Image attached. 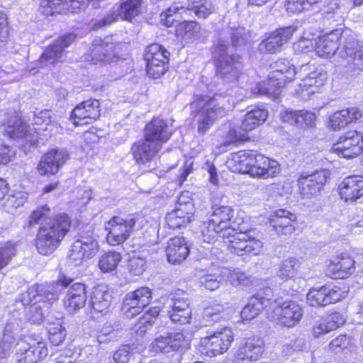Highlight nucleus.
<instances>
[{"instance_id":"1","label":"nucleus","mask_w":363,"mask_h":363,"mask_svg":"<svg viewBox=\"0 0 363 363\" xmlns=\"http://www.w3.org/2000/svg\"><path fill=\"white\" fill-rule=\"evenodd\" d=\"M72 281V279L63 277L56 282L30 286L19 296L13 316L19 321L40 324L44 317L40 303H50L58 299L63 287L67 286Z\"/></svg>"},{"instance_id":"2","label":"nucleus","mask_w":363,"mask_h":363,"mask_svg":"<svg viewBox=\"0 0 363 363\" xmlns=\"http://www.w3.org/2000/svg\"><path fill=\"white\" fill-rule=\"evenodd\" d=\"M211 218L223 233H230L233 239L230 240L228 250L231 253L242 256L246 253L257 255L261 252L263 242L260 239L252 235V230L242 231L240 225L243 223L242 218L235 216L233 209L228 206H218L213 205Z\"/></svg>"},{"instance_id":"3","label":"nucleus","mask_w":363,"mask_h":363,"mask_svg":"<svg viewBox=\"0 0 363 363\" xmlns=\"http://www.w3.org/2000/svg\"><path fill=\"white\" fill-rule=\"evenodd\" d=\"M50 122L48 110L33 113L32 127L24 123L18 113H13L4 124V132L8 137L16 140L24 152L30 151L38 143V131L46 130Z\"/></svg>"},{"instance_id":"4","label":"nucleus","mask_w":363,"mask_h":363,"mask_svg":"<svg viewBox=\"0 0 363 363\" xmlns=\"http://www.w3.org/2000/svg\"><path fill=\"white\" fill-rule=\"evenodd\" d=\"M70 218L64 213H59L39 228L35 238L38 252L43 255L52 254L69 232Z\"/></svg>"},{"instance_id":"5","label":"nucleus","mask_w":363,"mask_h":363,"mask_svg":"<svg viewBox=\"0 0 363 363\" xmlns=\"http://www.w3.org/2000/svg\"><path fill=\"white\" fill-rule=\"evenodd\" d=\"M213 57L216 62V74L225 83L238 80L242 68L241 57L230 51L228 43L219 39L215 44Z\"/></svg>"},{"instance_id":"6","label":"nucleus","mask_w":363,"mask_h":363,"mask_svg":"<svg viewBox=\"0 0 363 363\" xmlns=\"http://www.w3.org/2000/svg\"><path fill=\"white\" fill-rule=\"evenodd\" d=\"M194 106L199 108L194 116L199 133L205 134L219 118L226 114L225 98L219 94L203 96Z\"/></svg>"},{"instance_id":"7","label":"nucleus","mask_w":363,"mask_h":363,"mask_svg":"<svg viewBox=\"0 0 363 363\" xmlns=\"http://www.w3.org/2000/svg\"><path fill=\"white\" fill-rule=\"evenodd\" d=\"M143 221L144 217L138 213L112 217L105 225L108 243L113 246L123 243L133 231L143 227Z\"/></svg>"},{"instance_id":"8","label":"nucleus","mask_w":363,"mask_h":363,"mask_svg":"<svg viewBox=\"0 0 363 363\" xmlns=\"http://www.w3.org/2000/svg\"><path fill=\"white\" fill-rule=\"evenodd\" d=\"M272 71L269 75L267 82L259 84L258 93L262 94H277V91L283 87L287 82L294 79L296 68L289 61L279 60L272 65Z\"/></svg>"},{"instance_id":"9","label":"nucleus","mask_w":363,"mask_h":363,"mask_svg":"<svg viewBox=\"0 0 363 363\" xmlns=\"http://www.w3.org/2000/svg\"><path fill=\"white\" fill-rule=\"evenodd\" d=\"M341 45L339 44L336 52V60L344 65H353L359 69H363V45L357 42L353 35L343 33Z\"/></svg>"},{"instance_id":"10","label":"nucleus","mask_w":363,"mask_h":363,"mask_svg":"<svg viewBox=\"0 0 363 363\" xmlns=\"http://www.w3.org/2000/svg\"><path fill=\"white\" fill-rule=\"evenodd\" d=\"M143 4V0H121L119 6L113 8L112 13L94 23V28L108 26L118 18L130 21L142 13Z\"/></svg>"},{"instance_id":"11","label":"nucleus","mask_w":363,"mask_h":363,"mask_svg":"<svg viewBox=\"0 0 363 363\" xmlns=\"http://www.w3.org/2000/svg\"><path fill=\"white\" fill-rule=\"evenodd\" d=\"M189 346L184 335L179 332H165L157 336L150 345L151 353H169Z\"/></svg>"},{"instance_id":"12","label":"nucleus","mask_w":363,"mask_h":363,"mask_svg":"<svg viewBox=\"0 0 363 363\" xmlns=\"http://www.w3.org/2000/svg\"><path fill=\"white\" fill-rule=\"evenodd\" d=\"M191 301L185 296L174 294L166 302L167 313L174 323L184 325L189 323L192 317Z\"/></svg>"},{"instance_id":"13","label":"nucleus","mask_w":363,"mask_h":363,"mask_svg":"<svg viewBox=\"0 0 363 363\" xmlns=\"http://www.w3.org/2000/svg\"><path fill=\"white\" fill-rule=\"evenodd\" d=\"M332 150L342 157H355L363 151V135L357 131L347 132L333 145Z\"/></svg>"},{"instance_id":"14","label":"nucleus","mask_w":363,"mask_h":363,"mask_svg":"<svg viewBox=\"0 0 363 363\" xmlns=\"http://www.w3.org/2000/svg\"><path fill=\"white\" fill-rule=\"evenodd\" d=\"M233 341V333L229 328L202 337L201 344L209 356H217L226 352Z\"/></svg>"},{"instance_id":"15","label":"nucleus","mask_w":363,"mask_h":363,"mask_svg":"<svg viewBox=\"0 0 363 363\" xmlns=\"http://www.w3.org/2000/svg\"><path fill=\"white\" fill-rule=\"evenodd\" d=\"M330 173L326 169H320L311 174L301 175L298 179L299 192L303 199H311L320 192L327 180Z\"/></svg>"},{"instance_id":"16","label":"nucleus","mask_w":363,"mask_h":363,"mask_svg":"<svg viewBox=\"0 0 363 363\" xmlns=\"http://www.w3.org/2000/svg\"><path fill=\"white\" fill-rule=\"evenodd\" d=\"M152 290L142 286L128 293L123 299V310L128 317H134L140 313L150 303Z\"/></svg>"},{"instance_id":"17","label":"nucleus","mask_w":363,"mask_h":363,"mask_svg":"<svg viewBox=\"0 0 363 363\" xmlns=\"http://www.w3.org/2000/svg\"><path fill=\"white\" fill-rule=\"evenodd\" d=\"M296 27H284L270 33L259 45L258 50L262 54H274L279 52L296 31Z\"/></svg>"},{"instance_id":"18","label":"nucleus","mask_w":363,"mask_h":363,"mask_svg":"<svg viewBox=\"0 0 363 363\" xmlns=\"http://www.w3.org/2000/svg\"><path fill=\"white\" fill-rule=\"evenodd\" d=\"M16 346L15 357L19 363H35L45 358L48 354L45 343L43 342L31 345L22 340L18 342Z\"/></svg>"},{"instance_id":"19","label":"nucleus","mask_w":363,"mask_h":363,"mask_svg":"<svg viewBox=\"0 0 363 363\" xmlns=\"http://www.w3.org/2000/svg\"><path fill=\"white\" fill-rule=\"evenodd\" d=\"M121 44L111 42L110 38L96 40L91 57L94 64H106L117 59L120 55Z\"/></svg>"},{"instance_id":"20","label":"nucleus","mask_w":363,"mask_h":363,"mask_svg":"<svg viewBox=\"0 0 363 363\" xmlns=\"http://www.w3.org/2000/svg\"><path fill=\"white\" fill-rule=\"evenodd\" d=\"M275 321L286 327H294L301 320L303 311L300 306L293 301H286L273 311Z\"/></svg>"},{"instance_id":"21","label":"nucleus","mask_w":363,"mask_h":363,"mask_svg":"<svg viewBox=\"0 0 363 363\" xmlns=\"http://www.w3.org/2000/svg\"><path fill=\"white\" fill-rule=\"evenodd\" d=\"M100 103L96 99H89L78 104L72 111L71 118L74 124H89L100 116Z\"/></svg>"},{"instance_id":"22","label":"nucleus","mask_w":363,"mask_h":363,"mask_svg":"<svg viewBox=\"0 0 363 363\" xmlns=\"http://www.w3.org/2000/svg\"><path fill=\"white\" fill-rule=\"evenodd\" d=\"M68 159V153L65 150L53 149L44 155L38 165L40 175H54L63 166Z\"/></svg>"},{"instance_id":"23","label":"nucleus","mask_w":363,"mask_h":363,"mask_svg":"<svg viewBox=\"0 0 363 363\" xmlns=\"http://www.w3.org/2000/svg\"><path fill=\"white\" fill-rule=\"evenodd\" d=\"M342 298L340 287L330 288L323 286L319 289H311L307 294V302L313 307L325 306L339 301Z\"/></svg>"},{"instance_id":"24","label":"nucleus","mask_w":363,"mask_h":363,"mask_svg":"<svg viewBox=\"0 0 363 363\" xmlns=\"http://www.w3.org/2000/svg\"><path fill=\"white\" fill-rule=\"evenodd\" d=\"M76 36L69 33L62 36L53 44L48 46L43 52L39 60L42 66L62 62L64 60V50L67 48L74 40Z\"/></svg>"},{"instance_id":"25","label":"nucleus","mask_w":363,"mask_h":363,"mask_svg":"<svg viewBox=\"0 0 363 363\" xmlns=\"http://www.w3.org/2000/svg\"><path fill=\"white\" fill-rule=\"evenodd\" d=\"M172 135V130L168 123L161 118H153L145 128L144 137L152 143H157L162 148Z\"/></svg>"},{"instance_id":"26","label":"nucleus","mask_w":363,"mask_h":363,"mask_svg":"<svg viewBox=\"0 0 363 363\" xmlns=\"http://www.w3.org/2000/svg\"><path fill=\"white\" fill-rule=\"evenodd\" d=\"M280 172L279 164L261 154L255 153L249 174L253 177H275Z\"/></svg>"},{"instance_id":"27","label":"nucleus","mask_w":363,"mask_h":363,"mask_svg":"<svg viewBox=\"0 0 363 363\" xmlns=\"http://www.w3.org/2000/svg\"><path fill=\"white\" fill-rule=\"evenodd\" d=\"M296 216L285 209L273 212L269 218L270 225L278 235H291L296 228Z\"/></svg>"},{"instance_id":"28","label":"nucleus","mask_w":363,"mask_h":363,"mask_svg":"<svg viewBox=\"0 0 363 363\" xmlns=\"http://www.w3.org/2000/svg\"><path fill=\"white\" fill-rule=\"evenodd\" d=\"M338 189L342 200L354 201L363 196V177L357 175L347 177L340 183Z\"/></svg>"},{"instance_id":"29","label":"nucleus","mask_w":363,"mask_h":363,"mask_svg":"<svg viewBox=\"0 0 363 363\" xmlns=\"http://www.w3.org/2000/svg\"><path fill=\"white\" fill-rule=\"evenodd\" d=\"M86 287L84 284L76 282L72 284L64 298V305L69 313H76L85 306Z\"/></svg>"},{"instance_id":"30","label":"nucleus","mask_w":363,"mask_h":363,"mask_svg":"<svg viewBox=\"0 0 363 363\" xmlns=\"http://www.w3.org/2000/svg\"><path fill=\"white\" fill-rule=\"evenodd\" d=\"M264 352L262 339L257 337L248 338L237 350L236 357L242 361L255 362L259 359Z\"/></svg>"},{"instance_id":"31","label":"nucleus","mask_w":363,"mask_h":363,"mask_svg":"<svg viewBox=\"0 0 363 363\" xmlns=\"http://www.w3.org/2000/svg\"><path fill=\"white\" fill-rule=\"evenodd\" d=\"M167 260L172 264H180L189 254V248L183 237H174L168 240L165 249Z\"/></svg>"},{"instance_id":"32","label":"nucleus","mask_w":363,"mask_h":363,"mask_svg":"<svg viewBox=\"0 0 363 363\" xmlns=\"http://www.w3.org/2000/svg\"><path fill=\"white\" fill-rule=\"evenodd\" d=\"M343 32L335 29L320 38L316 43L315 52L320 57H330L335 55L338 50L339 40Z\"/></svg>"},{"instance_id":"33","label":"nucleus","mask_w":363,"mask_h":363,"mask_svg":"<svg viewBox=\"0 0 363 363\" xmlns=\"http://www.w3.org/2000/svg\"><path fill=\"white\" fill-rule=\"evenodd\" d=\"M161 148L145 138L134 143L131 147L133 157L138 164H145L157 156Z\"/></svg>"},{"instance_id":"34","label":"nucleus","mask_w":363,"mask_h":363,"mask_svg":"<svg viewBox=\"0 0 363 363\" xmlns=\"http://www.w3.org/2000/svg\"><path fill=\"white\" fill-rule=\"evenodd\" d=\"M362 117V112L357 107L342 109L334 113L330 117L329 126L334 130H339L348 124L357 121Z\"/></svg>"},{"instance_id":"35","label":"nucleus","mask_w":363,"mask_h":363,"mask_svg":"<svg viewBox=\"0 0 363 363\" xmlns=\"http://www.w3.org/2000/svg\"><path fill=\"white\" fill-rule=\"evenodd\" d=\"M255 153L251 150L234 152L228 160L227 166L233 172L249 174Z\"/></svg>"},{"instance_id":"36","label":"nucleus","mask_w":363,"mask_h":363,"mask_svg":"<svg viewBox=\"0 0 363 363\" xmlns=\"http://www.w3.org/2000/svg\"><path fill=\"white\" fill-rule=\"evenodd\" d=\"M112 295L104 286L94 288L89 300L91 308L98 313L108 312L112 303Z\"/></svg>"},{"instance_id":"37","label":"nucleus","mask_w":363,"mask_h":363,"mask_svg":"<svg viewBox=\"0 0 363 363\" xmlns=\"http://www.w3.org/2000/svg\"><path fill=\"white\" fill-rule=\"evenodd\" d=\"M270 299V297L264 296V293L261 291L251 296L241 311L242 318L244 320H250L257 317L268 306Z\"/></svg>"},{"instance_id":"38","label":"nucleus","mask_w":363,"mask_h":363,"mask_svg":"<svg viewBox=\"0 0 363 363\" xmlns=\"http://www.w3.org/2000/svg\"><path fill=\"white\" fill-rule=\"evenodd\" d=\"M355 262L350 257H337L331 261L328 270L337 279H345L355 271Z\"/></svg>"},{"instance_id":"39","label":"nucleus","mask_w":363,"mask_h":363,"mask_svg":"<svg viewBox=\"0 0 363 363\" xmlns=\"http://www.w3.org/2000/svg\"><path fill=\"white\" fill-rule=\"evenodd\" d=\"M345 322V319L342 315L339 313H332L315 323L313 328V335L315 337H318L337 329Z\"/></svg>"},{"instance_id":"40","label":"nucleus","mask_w":363,"mask_h":363,"mask_svg":"<svg viewBox=\"0 0 363 363\" xmlns=\"http://www.w3.org/2000/svg\"><path fill=\"white\" fill-rule=\"evenodd\" d=\"M191 203L179 204V206L166 216V222L172 229L180 228L186 226L191 220L192 214L186 210Z\"/></svg>"},{"instance_id":"41","label":"nucleus","mask_w":363,"mask_h":363,"mask_svg":"<svg viewBox=\"0 0 363 363\" xmlns=\"http://www.w3.org/2000/svg\"><path fill=\"white\" fill-rule=\"evenodd\" d=\"M268 116V111L262 107L256 106L247 112L241 124V129L250 131L262 124Z\"/></svg>"},{"instance_id":"42","label":"nucleus","mask_w":363,"mask_h":363,"mask_svg":"<svg viewBox=\"0 0 363 363\" xmlns=\"http://www.w3.org/2000/svg\"><path fill=\"white\" fill-rule=\"evenodd\" d=\"M223 231L216 224L209 220L207 222H204L201 227V239L203 242L213 243L220 237L228 240L226 243L228 245L233 237L230 235V233L225 232L224 235Z\"/></svg>"},{"instance_id":"43","label":"nucleus","mask_w":363,"mask_h":363,"mask_svg":"<svg viewBox=\"0 0 363 363\" xmlns=\"http://www.w3.org/2000/svg\"><path fill=\"white\" fill-rule=\"evenodd\" d=\"M186 14L193 13L199 18H206L214 11V6L210 0H187Z\"/></svg>"},{"instance_id":"44","label":"nucleus","mask_w":363,"mask_h":363,"mask_svg":"<svg viewBox=\"0 0 363 363\" xmlns=\"http://www.w3.org/2000/svg\"><path fill=\"white\" fill-rule=\"evenodd\" d=\"M326 79L327 72L322 67L315 68L302 79L301 86L304 88H314L311 92L315 93L325 84Z\"/></svg>"},{"instance_id":"45","label":"nucleus","mask_w":363,"mask_h":363,"mask_svg":"<svg viewBox=\"0 0 363 363\" xmlns=\"http://www.w3.org/2000/svg\"><path fill=\"white\" fill-rule=\"evenodd\" d=\"M183 13L186 14V4L175 2L161 13L162 21L165 26L171 27L179 21V17Z\"/></svg>"},{"instance_id":"46","label":"nucleus","mask_w":363,"mask_h":363,"mask_svg":"<svg viewBox=\"0 0 363 363\" xmlns=\"http://www.w3.org/2000/svg\"><path fill=\"white\" fill-rule=\"evenodd\" d=\"M160 311L159 306L151 307L140 318L138 323L135 325V331L138 335L142 337L152 326Z\"/></svg>"},{"instance_id":"47","label":"nucleus","mask_w":363,"mask_h":363,"mask_svg":"<svg viewBox=\"0 0 363 363\" xmlns=\"http://www.w3.org/2000/svg\"><path fill=\"white\" fill-rule=\"evenodd\" d=\"M11 323L6 325L2 339L0 340V357H5L10 351L12 345L16 341V331L18 330V323L17 327L12 326Z\"/></svg>"},{"instance_id":"48","label":"nucleus","mask_w":363,"mask_h":363,"mask_svg":"<svg viewBox=\"0 0 363 363\" xmlns=\"http://www.w3.org/2000/svg\"><path fill=\"white\" fill-rule=\"evenodd\" d=\"M177 32L184 38L197 40L201 38V28L195 21H184L179 25Z\"/></svg>"},{"instance_id":"49","label":"nucleus","mask_w":363,"mask_h":363,"mask_svg":"<svg viewBox=\"0 0 363 363\" xmlns=\"http://www.w3.org/2000/svg\"><path fill=\"white\" fill-rule=\"evenodd\" d=\"M50 216L51 210L48 205L40 206L30 213L28 220V226L31 228L37 224L43 225V223H46L52 218Z\"/></svg>"},{"instance_id":"50","label":"nucleus","mask_w":363,"mask_h":363,"mask_svg":"<svg viewBox=\"0 0 363 363\" xmlns=\"http://www.w3.org/2000/svg\"><path fill=\"white\" fill-rule=\"evenodd\" d=\"M121 258L119 252H108L101 257L99 261V267L104 272L113 271L121 261Z\"/></svg>"},{"instance_id":"51","label":"nucleus","mask_w":363,"mask_h":363,"mask_svg":"<svg viewBox=\"0 0 363 363\" xmlns=\"http://www.w3.org/2000/svg\"><path fill=\"white\" fill-rule=\"evenodd\" d=\"M169 52L166 50L162 45L154 43L147 46L145 49L144 58L145 60L152 61H169Z\"/></svg>"},{"instance_id":"52","label":"nucleus","mask_w":363,"mask_h":363,"mask_svg":"<svg viewBox=\"0 0 363 363\" xmlns=\"http://www.w3.org/2000/svg\"><path fill=\"white\" fill-rule=\"evenodd\" d=\"M74 243L82 250V253L86 259L93 257L99 250L97 241L91 237H82Z\"/></svg>"},{"instance_id":"53","label":"nucleus","mask_w":363,"mask_h":363,"mask_svg":"<svg viewBox=\"0 0 363 363\" xmlns=\"http://www.w3.org/2000/svg\"><path fill=\"white\" fill-rule=\"evenodd\" d=\"M298 268V264L295 258H289L282 262L278 272V277L283 281L295 277Z\"/></svg>"},{"instance_id":"54","label":"nucleus","mask_w":363,"mask_h":363,"mask_svg":"<svg viewBox=\"0 0 363 363\" xmlns=\"http://www.w3.org/2000/svg\"><path fill=\"white\" fill-rule=\"evenodd\" d=\"M146 61V70L147 74L153 79H158L168 69L169 61Z\"/></svg>"},{"instance_id":"55","label":"nucleus","mask_w":363,"mask_h":363,"mask_svg":"<svg viewBox=\"0 0 363 363\" xmlns=\"http://www.w3.org/2000/svg\"><path fill=\"white\" fill-rule=\"evenodd\" d=\"M322 0H287L286 11L291 13H301L311 10V7Z\"/></svg>"},{"instance_id":"56","label":"nucleus","mask_w":363,"mask_h":363,"mask_svg":"<svg viewBox=\"0 0 363 363\" xmlns=\"http://www.w3.org/2000/svg\"><path fill=\"white\" fill-rule=\"evenodd\" d=\"M221 272L218 270L214 274H206L201 277V283L208 290L214 291L219 288L220 283L223 281Z\"/></svg>"},{"instance_id":"57","label":"nucleus","mask_w":363,"mask_h":363,"mask_svg":"<svg viewBox=\"0 0 363 363\" xmlns=\"http://www.w3.org/2000/svg\"><path fill=\"white\" fill-rule=\"evenodd\" d=\"M224 308L220 304H215L204 308L203 318L208 323L217 322L222 318Z\"/></svg>"},{"instance_id":"58","label":"nucleus","mask_w":363,"mask_h":363,"mask_svg":"<svg viewBox=\"0 0 363 363\" xmlns=\"http://www.w3.org/2000/svg\"><path fill=\"white\" fill-rule=\"evenodd\" d=\"M128 269L133 276H140L146 269V259L144 257L134 256L128 262Z\"/></svg>"},{"instance_id":"59","label":"nucleus","mask_w":363,"mask_h":363,"mask_svg":"<svg viewBox=\"0 0 363 363\" xmlns=\"http://www.w3.org/2000/svg\"><path fill=\"white\" fill-rule=\"evenodd\" d=\"M16 247L10 242L5 243L0 247V270L5 267L16 255Z\"/></svg>"},{"instance_id":"60","label":"nucleus","mask_w":363,"mask_h":363,"mask_svg":"<svg viewBox=\"0 0 363 363\" xmlns=\"http://www.w3.org/2000/svg\"><path fill=\"white\" fill-rule=\"evenodd\" d=\"M137 349L138 347L135 344L125 345L113 354V359L117 363H127L131 353Z\"/></svg>"},{"instance_id":"61","label":"nucleus","mask_w":363,"mask_h":363,"mask_svg":"<svg viewBox=\"0 0 363 363\" xmlns=\"http://www.w3.org/2000/svg\"><path fill=\"white\" fill-rule=\"evenodd\" d=\"M49 340L55 346L60 345L65 340L66 331L60 325L50 327L48 330Z\"/></svg>"},{"instance_id":"62","label":"nucleus","mask_w":363,"mask_h":363,"mask_svg":"<svg viewBox=\"0 0 363 363\" xmlns=\"http://www.w3.org/2000/svg\"><path fill=\"white\" fill-rule=\"evenodd\" d=\"M223 273L227 277L228 281H229L233 286H236L240 284H247V277L239 269H226Z\"/></svg>"},{"instance_id":"63","label":"nucleus","mask_w":363,"mask_h":363,"mask_svg":"<svg viewBox=\"0 0 363 363\" xmlns=\"http://www.w3.org/2000/svg\"><path fill=\"white\" fill-rule=\"evenodd\" d=\"M350 339L347 335H340L334 338L328 345V350L337 353L346 349L350 345Z\"/></svg>"},{"instance_id":"64","label":"nucleus","mask_w":363,"mask_h":363,"mask_svg":"<svg viewBox=\"0 0 363 363\" xmlns=\"http://www.w3.org/2000/svg\"><path fill=\"white\" fill-rule=\"evenodd\" d=\"M86 259L82 250L74 242L72 245L70 252L68 255L67 263L70 266L77 267L82 264L83 261Z\"/></svg>"}]
</instances>
